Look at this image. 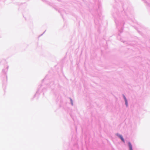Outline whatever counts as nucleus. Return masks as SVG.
Listing matches in <instances>:
<instances>
[{"instance_id": "obj_1", "label": "nucleus", "mask_w": 150, "mask_h": 150, "mask_svg": "<svg viewBox=\"0 0 150 150\" xmlns=\"http://www.w3.org/2000/svg\"><path fill=\"white\" fill-rule=\"evenodd\" d=\"M117 135L121 139L122 141L123 142H125V141H124V140L122 136L121 135H118V134H117Z\"/></svg>"}, {"instance_id": "obj_2", "label": "nucleus", "mask_w": 150, "mask_h": 150, "mask_svg": "<svg viewBox=\"0 0 150 150\" xmlns=\"http://www.w3.org/2000/svg\"><path fill=\"white\" fill-rule=\"evenodd\" d=\"M125 101L126 104L127 105V100L125 98Z\"/></svg>"}]
</instances>
